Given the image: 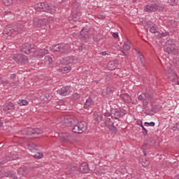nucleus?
Wrapping results in <instances>:
<instances>
[{"instance_id":"f257e3e1","label":"nucleus","mask_w":179,"mask_h":179,"mask_svg":"<svg viewBox=\"0 0 179 179\" xmlns=\"http://www.w3.org/2000/svg\"><path fill=\"white\" fill-rule=\"evenodd\" d=\"M26 31V27L22 24H17L14 26L8 25L3 29V34L4 36L9 37L12 34H19Z\"/></svg>"},{"instance_id":"f03ea898","label":"nucleus","mask_w":179,"mask_h":179,"mask_svg":"<svg viewBox=\"0 0 179 179\" xmlns=\"http://www.w3.org/2000/svg\"><path fill=\"white\" fill-rule=\"evenodd\" d=\"M80 4L78 1H73L71 4V15L69 17L70 23L78 22L80 19Z\"/></svg>"},{"instance_id":"7ed1b4c3","label":"nucleus","mask_w":179,"mask_h":179,"mask_svg":"<svg viewBox=\"0 0 179 179\" xmlns=\"http://www.w3.org/2000/svg\"><path fill=\"white\" fill-rule=\"evenodd\" d=\"M35 9L38 12H47L48 13H54L56 12L55 6L47 3H38L35 5Z\"/></svg>"},{"instance_id":"20e7f679","label":"nucleus","mask_w":179,"mask_h":179,"mask_svg":"<svg viewBox=\"0 0 179 179\" xmlns=\"http://www.w3.org/2000/svg\"><path fill=\"white\" fill-rule=\"evenodd\" d=\"M43 132V130L38 128H27L24 129L21 131V134L22 135H28V136H31V138H37L38 135H42Z\"/></svg>"},{"instance_id":"39448f33","label":"nucleus","mask_w":179,"mask_h":179,"mask_svg":"<svg viewBox=\"0 0 179 179\" xmlns=\"http://www.w3.org/2000/svg\"><path fill=\"white\" fill-rule=\"evenodd\" d=\"M9 59H13V61L20 65H26V64H29V58H27V56L22 54L11 55Z\"/></svg>"},{"instance_id":"423d86ee","label":"nucleus","mask_w":179,"mask_h":179,"mask_svg":"<svg viewBox=\"0 0 179 179\" xmlns=\"http://www.w3.org/2000/svg\"><path fill=\"white\" fill-rule=\"evenodd\" d=\"M164 6L159 1H155L151 4L146 5L144 10L145 12H157L158 10H163Z\"/></svg>"},{"instance_id":"0eeeda50","label":"nucleus","mask_w":179,"mask_h":179,"mask_svg":"<svg viewBox=\"0 0 179 179\" xmlns=\"http://www.w3.org/2000/svg\"><path fill=\"white\" fill-rule=\"evenodd\" d=\"M87 130V123L86 122H80L72 128L74 134H83Z\"/></svg>"},{"instance_id":"6e6552de","label":"nucleus","mask_w":179,"mask_h":179,"mask_svg":"<svg viewBox=\"0 0 179 179\" xmlns=\"http://www.w3.org/2000/svg\"><path fill=\"white\" fill-rule=\"evenodd\" d=\"M125 114H127V110L124 108H115L111 110V118L112 120H117L120 122L119 118H122Z\"/></svg>"},{"instance_id":"1a4fd4ad","label":"nucleus","mask_w":179,"mask_h":179,"mask_svg":"<svg viewBox=\"0 0 179 179\" xmlns=\"http://www.w3.org/2000/svg\"><path fill=\"white\" fill-rule=\"evenodd\" d=\"M51 51L52 52H62L65 54L69 51V45L66 44H57L52 47Z\"/></svg>"},{"instance_id":"9d476101","label":"nucleus","mask_w":179,"mask_h":179,"mask_svg":"<svg viewBox=\"0 0 179 179\" xmlns=\"http://www.w3.org/2000/svg\"><path fill=\"white\" fill-rule=\"evenodd\" d=\"M20 50L22 52L27 54V55H30V54H34L36 52V48H34V45H31L29 43H24L20 46Z\"/></svg>"},{"instance_id":"9b49d317","label":"nucleus","mask_w":179,"mask_h":179,"mask_svg":"<svg viewBox=\"0 0 179 179\" xmlns=\"http://www.w3.org/2000/svg\"><path fill=\"white\" fill-rule=\"evenodd\" d=\"M60 141L65 142L66 143H73L76 141V138L73 136V134H71L68 132H63L59 136Z\"/></svg>"},{"instance_id":"f8f14e48","label":"nucleus","mask_w":179,"mask_h":179,"mask_svg":"<svg viewBox=\"0 0 179 179\" xmlns=\"http://www.w3.org/2000/svg\"><path fill=\"white\" fill-rule=\"evenodd\" d=\"M66 174L71 177H75L79 174V166L75 164H71L66 169Z\"/></svg>"},{"instance_id":"ddd939ff","label":"nucleus","mask_w":179,"mask_h":179,"mask_svg":"<svg viewBox=\"0 0 179 179\" xmlns=\"http://www.w3.org/2000/svg\"><path fill=\"white\" fill-rule=\"evenodd\" d=\"M46 23H48V20H47L46 18H35L34 20V27H41L42 26H45Z\"/></svg>"},{"instance_id":"4468645a","label":"nucleus","mask_w":179,"mask_h":179,"mask_svg":"<svg viewBox=\"0 0 179 179\" xmlns=\"http://www.w3.org/2000/svg\"><path fill=\"white\" fill-rule=\"evenodd\" d=\"M58 94L60 96H68L71 93V86L63 87L57 90Z\"/></svg>"},{"instance_id":"2eb2a0df","label":"nucleus","mask_w":179,"mask_h":179,"mask_svg":"<svg viewBox=\"0 0 179 179\" xmlns=\"http://www.w3.org/2000/svg\"><path fill=\"white\" fill-rule=\"evenodd\" d=\"M165 52L167 54H173V55H178V49L173 47V46H168L164 49Z\"/></svg>"},{"instance_id":"dca6fc26","label":"nucleus","mask_w":179,"mask_h":179,"mask_svg":"<svg viewBox=\"0 0 179 179\" xmlns=\"http://www.w3.org/2000/svg\"><path fill=\"white\" fill-rule=\"evenodd\" d=\"M73 59H75V57H64L60 60V64L62 65L69 66L70 64L73 63Z\"/></svg>"},{"instance_id":"f3484780","label":"nucleus","mask_w":179,"mask_h":179,"mask_svg":"<svg viewBox=\"0 0 179 179\" xmlns=\"http://www.w3.org/2000/svg\"><path fill=\"white\" fill-rule=\"evenodd\" d=\"M78 170L83 173H87L90 171V169H89V164L87 162H83L80 167H78Z\"/></svg>"},{"instance_id":"a211bd4d","label":"nucleus","mask_w":179,"mask_h":179,"mask_svg":"<svg viewBox=\"0 0 179 179\" xmlns=\"http://www.w3.org/2000/svg\"><path fill=\"white\" fill-rule=\"evenodd\" d=\"M80 38L85 43H87L89 41V32L82 29L80 34Z\"/></svg>"},{"instance_id":"6ab92c4d","label":"nucleus","mask_w":179,"mask_h":179,"mask_svg":"<svg viewBox=\"0 0 179 179\" xmlns=\"http://www.w3.org/2000/svg\"><path fill=\"white\" fill-rule=\"evenodd\" d=\"M64 124L66 127H73V125H75L76 122L75 119L71 117H64Z\"/></svg>"},{"instance_id":"aec40b11","label":"nucleus","mask_w":179,"mask_h":179,"mask_svg":"<svg viewBox=\"0 0 179 179\" xmlns=\"http://www.w3.org/2000/svg\"><path fill=\"white\" fill-rule=\"evenodd\" d=\"M161 108H162V106H160V105L154 106L152 107L150 113H147V112H145V114L146 115H153V113H159Z\"/></svg>"},{"instance_id":"412c9836","label":"nucleus","mask_w":179,"mask_h":179,"mask_svg":"<svg viewBox=\"0 0 179 179\" xmlns=\"http://www.w3.org/2000/svg\"><path fill=\"white\" fill-rule=\"evenodd\" d=\"M120 99L124 101V103H132V99L128 94H122L120 95Z\"/></svg>"},{"instance_id":"4be33fe9","label":"nucleus","mask_w":179,"mask_h":179,"mask_svg":"<svg viewBox=\"0 0 179 179\" xmlns=\"http://www.w3.org/2000/svg\"><path fill=\"white\" fill-rule=\"evenodd\" d=\"M143 94L145 99L150 100V101H153V94L150 90H146Z\"/></svg>"},{"instance_id":"5701e85b","label":"nucleus","mask_w":179,"mask_h":179,"mask_svg":"<svg viewBox=\"0 0 179 179\" xmlns=\"http://www.w3.org/2000/svg\"><path fill=\"white\" fill-rule=\"evenodd\" d=\"M17 174L19 177H23V176H26V174H27V168H26V166L20 167L17 171Z\"/></svg>"},{"instance_id":"b1692460","label":"nucleus","mask_w":179,"mask_h":179,"mask_svg":"<svg viewBox=\"0 0 179 179\" xmlns=\"http://www.w3.org/2000/svg\"><path fill=\"white\" fill-rule=\"evenodd\" d=\"M3 111H9L10 110H15V104L12 102H8L4 106H3Z\"/></svg>"},{"instance_id":"393cba45","label":"nucleus","mask_w":179,"mask_h":179,"mask_svg":"<svg viewBox=\"0 0 179 179\" xmlns=\"http://www.w3.org/2000/svg\"><path fill=\"white\" fill-rule=\"evenodd\" d=\"M31 156H32L34 159H43L44 155L38 151H34L31 153Z\"/></svg>"},{"instance_id":"a878e982","label":"nucleus","mask_w":179,"mask_h":179,"mask_svg":"<svg viewBox=\"0 0 179 179\" xmlns=\"http://www.w3.org/2000/svg\"><path fill=\"white\" fill-rule=\"evenodd\" d=\"M3 177H7L8 178L17 179V176H16V175H15V173L10 172V171H7L4 172Z\"/></svg>"},{"instance_id":"bb28decb","label":"nucleus","mask_w":179,"mask_h":179,"mask_svg":"<svg viewBox=\"0 0 179 179\" xmlns=\"http://www.w3.org/2000/svg\"><path fill=\"white\" fill-rule=\"evenodd\" d=\"M93 104H94V101H93L92 99L88 98L84 103V108H89V107L93 106Z\"/></svg>"},{"instance_id":"cd10ccee","label":"nucleus","mask_w":179,"mask_h":179,"mask_svg":"<svg viewBox=\"0 0 179 179\" xmlns=\"http://www.w3.org/2000/svg\"><path fill=\"white\" fill-rule=\"evenodd\" d=\"M71 69H72V67H71V66H66L60 67L59 71L62 73H68V72H70Z\"/></svg>"},{"instance_id":"c85d7f7f","label":"nucleus","mask_w":179,"mask_h":179,"mask_svg":"<svg viewBox=\"0 0 179 179\" xmlns=\"http://www.w3.org/2000/svg\"><path fill=\"white\" fill-rule=\"evenodd\" d=\"M47 54H48V50L41 49L38 51V57H40L41 58H43V57L47 55Z\"/></svg>"},{"instance_id":"c756f323","label":"nucleus","mask_w":179,"mask_h":179,"mask_svg":"<svg viewBox=\"0 0 179 179\" xmlns=\"http://www.w3.org/2000/svg\"><path fill=\"white\" fill-rule=\"evenodd\" d=\"M108 69H109V71H115V69H117V65L114 62H109L108 64Z\"/></svg>"},{"instance_id":"7c9ffc66","label":"nucleus","mask_w":179,"mask_h":179,"mask_svg":"<svg viewBox=\"0 0 179 179\" xmlns=\"http://www.w3.org/2000/svg\"><path fill=\"white\" fill-rule=\"evenodd\" d=\"M111 93H113V89L107 87L106 90L103 91L102 94L103 97H108V95L111 94Z\"/></svg>"},{"instance_id":"2f4dec72","label":"nucleus","mask_w":179,"mask_h":179,"mask_svg":"<svg viewBox=\"0 0 179 179\" xmlns=\"http://www.w3.org/2000/svg\"><path fill=\"white\" fill-rule=\"evenodd\" d=\"M29 150L33 153V152H38V149H37V145L35 143H31L28 145Z\"/></svg>"},{"instance_id":"473e14b6","label":"nucleus","mask_w":179,"mask_h":179,"mask_svg":"<svg viewBox=\"0 0 179 179\" xmlns=\"http://www.w3.org/2000/svg\"><path fill=\"white\" fill-rule=\"evenodd\" d=\"M117 122V121H114V122H111V119L106 117L105 119V125L107 127V128H110V127H113V124Z\"/></svg>"},{"instance_id":"72a5a7b5","label":"nucleus","mask_w":179,"mask_h":179,"mask_svg":"<svg viewBox=\"0 0 179 179\" xmlns=\"http://www.w3.org/2000/svg\"><path fill=\"white\" fill-rule=\"evenodd\" d=\"M17 104H20V106H27L29 101L26 99H20L17 101Z\"/></svg>"},{"instance_id":"f704fd0d","label":"nucleus","mask_w":179,"mask_h":179,"mask_svg":"<svg viewBox=\"0 0 179 179\" xmlns=\"http://www.w3.org/2000/svg\"><path fill=\"white\" fill-rule=\"evenodd\" d=\"M166 45H170V47H173L174 44H176V41L174 39L169 38L166 41Z\"/></svg>"},{"instance_id":"c9c22d12","label":"nucleus","mask_w":179,"mask_h":179,"mask_svg":"<svg viewBox=\"0 0 179 179\" xmlns=\"http://www.w3.org/2000/svg\"><path fill=\"white\" fill-rule=\"evenodd\" d=\"M93 40H94V41L99 43V41H100V40H101V35H100L99 34H94Z\"/></svg>"},{"instance_id":"e433bc0d","label":"nucleus","mask_w":179,"mask_h":179,"mask_svg":"<svg viewBox=\"0 0 179 179\" xmlns=\"http://www.w3.org/2000/svg\"><path fill=\"white\" fill-rule=\"evenodd\" d=\"M138 62L139 64L141 65V66H145V57H143V55H141L138 57Z\"/></svg>"},{"instance_id":"4c0bfd02","label":"nucleus","mask_w":179,"mask_h":179,"mask_svg":"<svg viewBox=\"0 0 179 179\" xmlns=\"http://www.w3.org/2000/svg\"><path fill=\"white\" fill-rule=\"evenodd\" d=\"M45 60L48 65H51L52 64V57H51L50 55L45 56Z\"/></svg>"},{"instance_id":"58836bf2","label":"nucleus","mask_w":179,"mask_h":179,"mask_svg":"<svg viewBox=\"0 0 179 179\" xmlns=\"http://www.w3.org/2000/svg\"><path fill=\"white\" fill-rule=\"evenodd\" d=\"M138 125H140V127H142L143 135H144V136H146L148 135V130L146 129V128H145V127L142 124V121L140 122V124H138Z\"/></svg>"},{"instance_id":"ea45409f","label":"nucleus","mask_w":179,"mask_h":179,"mask_svg":"<svg viewBox=\"0 0 179 179\" xmlns=\"http://www.w3.org/2000/svg\"><path fill=\"white\" fill-rule=\"evenodd\" d=\"M123 48L127 50H129V48H131V43H129V41L124 42Z\"/></svg>"},{"instance_id":"a19ab883","label":"nucleus","mask_w":179,"mask_h":179,"mask_svg":"<svg viewBox=\"0 0 179 179\" xmlns=\"http://www.w3.org/2000/svg\"><path fill=\"white\" fill-rule=\"evenodd\" d=\"M157 31V24L152 25V27H150V33H154V34L156 33Z\"/></svg>"},{"instance_id":"79ce46f5","label":"nucleus","mask_w":179,"mask_h":179,"mask_svg":"<svg viewBox=\"0 0 179 179\" xmlns=\"http://www.w3.org/2000/svg\"><path fill=\"white\" fill-rule=\"evenodd\" d=\"M109 130H110L112 132H114L115 134H116V132L118 131V130L117 129V127H115V126H114V124L110 127H108Z\"/></svg>"},{"instance_id":"37998d69","label":"nucleus","mask_w":179,"mask_h":179,"mask_svg":"<svg viewBox=\"0 0 179 179\" xmlns=\"http://www.w3.org/2000/svg\"><path fill=\"white\" fill-rule=\"evenodd\" d=\"M145 127H155L156 125V123L155 122H144Z\"/></svg>"},{"instance_id":"c03bdc74","label":"nucleus","mask_w":179,"mask_h":179,"mask_svg":"<svg viewBox=\"0 0 179 179\" xmlns=\"http://www.w3.org/2000/svg\"><path fill=\"white\" fill-rule=\"evenodd\" d=\"M3 3L6 5V6H10L12 5V0H2Z\"/></svg>"},{"instance_id":"a18cd8bd","label":"nucleus","mask_w":179,"mask_h":179,"mask_svg":"<svg viewBox=\"0 0 179 179\" xmlns=\"http://www.w3.org/2000/svg\"><path fill=\"white\" fill-rule=\"evenodd\" d=\"M150 162L148 159H145V162H142L141 164L143 166V167H146V166H149Z\"/></svg>"},{"instance_id":"49530a36","label":"nucleus","mask_w":179,"mask_h":179,"mask_svg":"<svg viewBox=\"0 0 179 179\" xmlns=\"http://www.w3.org/2000/svg\"><path fill=\"white\" fill-rule=\"evenodd\" d=\"M148 99H145L143 101V108H148V104H149V101H148Z\"/></svg>"},{"instance_id":"de8ad7c7","label":"nucleus","mask_w":179,"mask_h":179,"mask_svg":"<svg viewBox=\"0 0 179 179\" xmlns=\"http://www.w3.org/2000/svg\"><path fill=\"white\" fill-rule=\"evenodd\" d=\"M106 17V15L103 13H99L97 14V18L98 19H104Z\"/></svg>"},{"instance_id":"09e8293b","label":"nucleus","mask_w":179,"mask_h":179,"mask_svg":"<svg viewBox=\"0 0 179 179\" xmlns=\"http://www.w3.org/2000/svg\"><path fill=\"white\" fill-rule=\"evenodd\" d=\"M167 36H170V33L166 31V32H162L160 34V38H162V37H167Z\"/></svg>"},{"instance_id":"8fccbe9b","label":"nucleus","mask_w":179,"mask_h":179,"mask_svg":"<svg viewBox=\"0 0 179 179\" xmlns=\"http://www.w3.org/2000/svg\"><path fill=\"white\" fill-rule=\"evenodd\" d=\"M145 99V95L143 94L138 95V100H140L141 101H143Z\"/></svg>"},{"instance_id":"3c124183","label":"nucleus","mask_w":179,"mask_h":179,"mask_svg":"<svg viewBox=\"0 0 179 179\" xmlns=\"http://www.w3.org/2000/svg\"><path fill=\"white\" fill-rule=\"evenodd\" d=\"M146 145H147V144H146V143H144V144L143 145V147H142L144 156H147V153H146Z\"/></svg>"},{"instance_id":"603ef678","label":"nucleus","mask_w":179,"mask_h":179,"mask_svg":"<svg viewBox=\"0 0 179 179\" xmlns=\"http://www.w3.org/2000/svg\"><path fill=\"white\" fill-rule=\"evenodd\" d=\"M5 171H3V168L0 167V178H3V174Z\"/></svg>"},{"instance_id":"864d4df0","label":"nucleus","mask_w":179,"mask_h":179,"mask_svg":"<svg viewBox=\"0 0 179 179\" xmlns=\"http://www.w3.org/2000/svg\"><path fill=\"white\" fill-rule=\"evenodd\" d=\"M1 85H8V83H9V81H8V80L4 78L1 80Z\"/></svg>"},{"instance_id":"5fc2aeb1","label":"nucleus","mask_w":179,"mask_h":179,"mask_svg":"<svg viewBox=\"0 0 179 179\" xmlns=\"http://www.w3.org/2000/svg\"><path fill=\"white\" fill-rule=\"evenodd\" d=\"M169 3H170V5H172V6H174V5L177 3V0H169Z\"/></svg>"},{"instance_id":"6e6d98bb","label":"nucleus","mask_w":179,"mask_h":179,"mask_svg":"<svg viewBox=\"0 0 179 179\" xmlns=\"http://www.w3.org/2000/svg\"><path fill=\"white\" fill-rule=\"evenodd\" d=\"M84 48H86V47L85 46V44H82L81 45L79 46L78 51L82 52L83 51Z\"/></svg>"},{"instance_id":"4d7b16f0","label":"nucleus","mask_w":179,"mask_h":179,"mask_svg":"<svg viewBox=\"0 0 179 179\" xmlns=\"http://www.w3.org/2000/svg\"><path fill=\"white\" fill-rule=\"evenodd\" d=\"M17 76L16 75V73H13L10 76V78L12 80H15V79H16V77Z\"/></svg>"},{"instance_id":"13d9d810","label":"nucleus","mask_w":179,"mask_h":179,"mask_svg":"<svg viewBox=\"0 0 179 179\" xmlns=\"http://www.w3.org/2000/svg\"><path fill=\"white\" fill-rule=\"evenodd\" d=\"M100 121H103V116L101 115L98 116L97 120H96L97 124H99Z\"/></svg>"},{"instance_id":"bf43d9fd","label":"nucleus","mask_w":179,"mask_h":179,"mask_svg":"<svg viewBox=\"0 0 179 179\" xmlns=\"http://www.w3.org/2000/svg\"><path fill=\"white\" fill-rule=\"evenodd\" d=\"M10 86H12V87L15 88L17 86V83H16V82H11L10 83Z\"/></svg>"},{"instance_id":"052dcab7","label":"nucleus","mask_w":179,"mask_h":179,"mask_svg":"<svg viewBox=\"0 0 179 179\" xmlns=\"http://www.w3.org/2000/svg\"><path fill=\"white\" fill-rule=\"evenodd\" d=\"M113 37L114 38H118V32H115L113 34Z\"/></svg>"},{"instance_id":"680f3d73","label":"nucleus","mask_w":179,"mask_h":179,"mask_svg":"<svg viewBox=\"0 0 179 179\" xmlns=\"http://www.w3.org/2000/svg\"><path fill=\"white\" fill-rule=\"evenodd\" d=\"M154 34L156 36V37H159L160 38V34H161L160 32L157 31Z\"/></svg>"},{"instance_id":"e2e57ef3","label":"nucleus","mask_w":179,"mask_h":179,"mask_svg":"<svg viewBox=\"0 0 179 179\" xmlns=\"http://www.w3.org/2000/svg\"><path fill=\"white\" fill-rule=\"evenodd\" d=\"M105 117H110V115H111V114L110 113H105L104 114Z\"/></svg>"},{"instance_id":"0e129e2a","label":"nucleus","mask_w":179,"mask_h":179,"mask_svg":"<svg viewBox=\"0 0 179 179\" xmlns=\"http://www.w3.org/2000/svg\"><path fill=\"white\" fill-rule=\"evenodd\" d=\"M100 55H107V52H101L100 53Z\"/></svg>"},{"instance_id":"69168bd1","label":"nucleus","mask_w":179,"mask_h":179,"mask_svg":"<svg viewBox=\"0 0 179 179\" xmlns=\"http://www.w3.org/2000/svg\"><path fill=\"white\" fill-rule=\"evenodd\" d=\"M3 127V122H2L1 121H0V127Z\"/></svg>"},{"instance_id":"338daca9","label":"nucleus","mask_w":179,"mask_h":179,"mask_svg":"<svg viewBox=\"0 0 179 179\" xmlns=\"http://www.w3.org/2000/svg\"><path fill=\"white\" fill-rule=\"evenodd\" d=\"M176 128L179 129V122L176 123Z\"/></svg>"},{"instance_id":"774afa93","label":"nucleus","mask_w":179,"mask_h":179,"mask_svg":"<svg viewBox=\"0 0 179 179\" xmlns=\"http://www.w3.org/2000/svg\"><path fill=\"white\" fill-rule=\"evenodd\" d=\"M123 55H125V52L124 51H122Z\"/></svg>"}]
</instances>
